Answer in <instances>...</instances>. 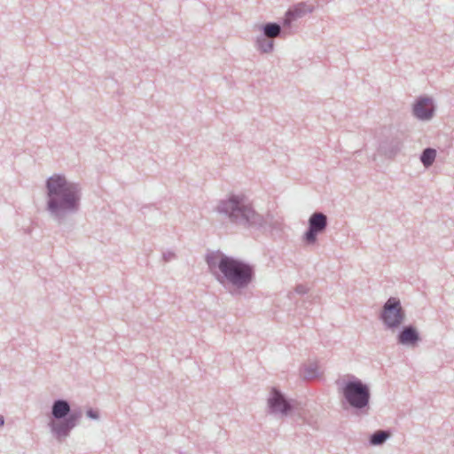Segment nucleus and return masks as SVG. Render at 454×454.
I'll list each match as a JSON object with an SVG mask.
<instances>
[{"label":"nucleus","mask_w":454,"mask_h":454,"mask_svg":"<svg viewBox=\"0 0 454 454\" xmlns=\"http://www.w3.org/2000/svg\"><path fill=\"white\" fill-rule=\"evenodd\" d=\"M24 232L26 234H30L31 233V229L30 228H27V229L24 230Z\"/></svg>","instance_id":"24"},{"label":"nucleus","mask_w":454,"mask_h":454,"mask_svg":"<svg viewBox=\"0 0 454 454\" xmlns=\"http://www.w3.org/2000/svg\"><path fill=\"white\" fill-rule=\"evenodd\" d=\"M82 417V411L80 407L72 409L68 400L58 398L51 404L48 426L53 436L61 441L69 436Z\"/></svg>","instance_id":"2"},{"label":"nucleus","mask_w":454,"mask_h":454,"mask_svg":"<svg viewBox=\"0 0 454 454\" xmlns=\"http://www.w3.org/2000/svg\"><path fill=\"white\" fill-rule=\"evenodd\" d=\"M295 292L299 294H305L308 292V288L303 285H298L295 287Z\"/></svg>","instance_id":"20"},{"label":"nucleus","mask_w":454,"mask_h":454,"mask_svg":"<svg viewBox=\"0 0 454 454\" xmlns=\"http://www.w3.org/2000/svg\"><path fill=\"white\" fill-rule=\"evenodd\" d=\"M175 256V254L172 252H168L163 254V260L165 262H168L171 258Z\"/></svg>","instance_id":"22"},{"label":"nucleus","mask_w":454,"mask_h":454,"mask_svg":"<svg viewBox=\"0 0 454 454\" xmlns=\"http://www.w3.org/2000/svg\"><path fill=\"white\" fill-rule=\"evenodd\" d=\"M86 415L88 418H90V419H94V420H97L99 419V412L98 410H95L93 408H89L87 411H86Z\"/></svg>","instance_id":"19"},{"label":"nucleus","mask_w":454,"mask_h":454,"mask_svg":"<svg viewBox=\"0 0 454 454\" xmlns=\"http://www.w3.org/2000/svg\"><path fill=\"white\" fill-rule=\"evenodd\" d=\"M4 425V418L3 415H0V427H3Z\"/></svg>","instance_id":"23"},{"label":"nucleus","mask_w":454,"mask_h":454,"mask_svg":"<svg viewBox=\"0 0 454 454\" xmlns=\"http://www.w3.org/2000/svg\"><path fill=\"white\" fill-rule=\"evenodd\" d=\"M403 145V134L395 133L380 142L379 153L388 159H394L401 152Z\"/></svg>","instance_id":"11"},{"label":"nucleus","mask_w":454,"mask_h":454,"mask_svg":"<svg viewBox=\"0 0 454 454\" xmlns=\"http://www.w3.org/2000/svg\"><path fill=\"white\" fill-rule=\"evenodd\" d=\"M215 211L232 224L260 229L266 223L264 216L255 211L249 200H220Z\"/></svg>","instance_id":"3"},{"label":"nucleus","mask_w":454,"mask_h":454,"mask_svg":"<svg viewBox=\"0 0 454 454\" xmlns=\"http://www.w3.org/2000/svg\"><path fill=\"white\" fill-rule=\"evenodd\" d=\"M268 408L272 414L289 415L294 409L292 399H289L278 388L272 387L268 398Z\"/></svg>","instance_id":"8"},{"label":"nucleus","mask_w":454,"mask_h":454,"mask_svg":"<svg viewBox=\"0 0 454 454\" xmlns=\"http://www.w3.org/2000/svg\"><path fill=\"white\" fill-rule=\"evenodd\" d=\"M149 208H151V206L144 207H142V210H144V209H149Z\"/></svg>","instance_id":"25"},{"label":"nucleus","mask_w":454,"mask_h":454,"mask_svg":"<svg viewBox=\"0 0 454 454\" xmlns=\"http://www.w3.org/2000/svg\"><path fill=\"white\" fill-rule=\"evenodd\" d=\"M391 436L389 430H377L369 436V444L372 446H380Z\"/></svg>","instance_id":"15"},{"label":"nucleus","mask_w":454,"mask_h":454,"mask_svg":"<svg viewBox=\"0 0 454 454\" xmlns=\"http://www.w3.org/2000/svg\"><path fill=\"white\" fill-rule=\"evenodd\" d=\"M435 157H436V150L432 147H427V148L423 149V151L421 152L419 159H420V161L422 162V164L426 168H428L433 165V163L435 160Z\"/></svg>","instance_id":"18"},{"label":"nucleus","mask_w":454,"mask_h":454,"mask_svg":"<svg viewBox=\"0 0 454 454\" xmlns=\"http://www.w3.org/2000/svg\"><path fill=\"white\" fill-rule=\"evenodd\" d=\"M328 217L320 211L313 212L308 220V227L302 235V241L306 246H314L317 243L318 235L324 233L328 227Z\"/></svg>","instance_id":"7"},{"label":"nucleus","mask_w":454,"mask_h":454,"mask_svg":"<svg viewBox=\"0 0 454 454\" xmlns=\"http://www.w3.org/2000/svg\"><path fill=\"white\" fill-rule=\"evenodd\" d=\"M205 262L210 274L232 296L241 294L255 279L253 264L220 250L207 253Z\"/></svg>","instance_id":"1"},{"label":"nucleus","mask_w":454,"mask_h":454,"mask_svg":"<svg viewBox=\"0 0 454 454\" xmlns=\"http://www.w3.org/2000/svg\"><path fill=\"white\" fill-rule=\"evenodd\" d=\"M313 11L314 5L312 4H308L304 2L294 4L286 11L283 25L285 27H290L293 21L303 17L307 13H311Z\"/></svg>","instance_id":"13"},{"label":"nucleus","mask_w":454,"mask_h":454,"mask_svg":"<svg viewBox=\"0 0 454 454\" xmlns=\"http://www.w3.org/2000/svg\"><path fill=\"white\" fill-rule=\"evenodd\" d=\"M255 43L257 49L262 53H270L274 49V40L262 35L257 36Z\"/></svg>","instance_id":"16"},{"label":"nucleus","mask_w":454,"mask_h":454,"mask_svg":"<svg viewBox=\"0 0 454 454\" xmlns=\"http://www.w3.org/2000/svg\"><path fill=\"white\" fill-rule=\"evenodd\" d=\"M436 106L429 96H419L412 104V115L419 121H430L435 114Z\"/></svg>","instance_id":"9"},{"label":"nucleus","mask_w":454,"mask_h":454,"mask_svg":"<svg viewBox=\"0 0 454 454\" xmlns=\"http://www.w3.org/2000/svg\"><path fill=\"white\" fill-rule=\"evenodd\" d=\"M225 199H231V200H234V199H247V196L243 193H240V194H235L233 192H231L230 194L227 195V197Z\"/></svg>","instance_id":"21"},{"label":"nucleus","mask_w":454,"mask_h":454,"mask_svg":"<svg viewBox=\"0 0 454 454\" xmlns=\"http://www.w3.org/2000/svg\"><path fill=\"white\" fill-rule=\"evenodd\" d=\"M300 375L304 380H314L318 378L319 372L317 364H303L300 368Z\"/></svg>","instance_id":"17"},{"label":"nucleus","mask_w":454,"mask_h":454,"mask_svg":"<svg viewBox=\"0 0 454 454\" xmlns=\"http://www.w3.org/2000/svg\"><path fill=\"white\" fill-rule=\"evenodd\" d=\"M47 199H81L82 186L63 174H54L45 182Z\"/></svg>","instance_id":"5"},{"label":"nucleus","mask_w":454,"mask_h":454,"mask_svg":"<svg viewBox=\"0 0 454 454\" xmlns=\"http://www.w3.org/2000/svg\"><path fill=\"white\" fill-rule=\"evenodd\" d=\"M421 340L419 330L411 324L401 325L396 335L397 343L405 347H417Z\"/></svg>","instance_id":"12"},{"label":"nucleus","mask_w":454,"mask_h":454,"mask_svg":"<svg viewBox=\"0 0 454 454\" xmlns=\"http://www.w3.org/2000/svg\"><path fill=\"white\" fill-rule=\"evenodd\" d=\"M79 207L80 200H47V210L53 218L59 221L77 212Z\"/></svg>","instance_id":"10"},{"label":"nucleus","mask_w":454,"mask_h":454,"mask_svg":"<svg viewBox=\"0 0 454 454\" xmlns=\"http://www.w3.org/2000/svg\"><path fill=\"white\" fill-rule=\"evenodd\" d=\"M261 35L267 37L278 36L282 34V27L278 22H265L259 27Z\"/></svg>","instance_id":"14"},{"label":"nucleus","mask_w":454,"mask_h":454,"mask_svg":"<svg viewBox=\"0 0 454 454\" xmlns=\"http://www.w3.org/2000/svg\"><path fill=\"white\" fill-rule=\"evenodd\" d=\"M340 393L342 395L341 403L344 409L350 408L352 414L356 416H364L369 413L371 389L368 384L350 375L347 380L342 381Z\"/></svg>","instance_id":"4"},{"label":"nucleus","mask_w":454,"mask_h":454,"mask_svg":"<svg viewBox=\"0 0 454 454\" xmlns=\"http://www.w3.org/2000/svg\"><path fill=\"white\" fill-rule=\"evenodd\" d=\"M406 317L401 301L397 297H389L383 304L379 315V319L382 322L387 330H395L400 328Z\"/></svg>","instance_id":"6"}]
</instances>
